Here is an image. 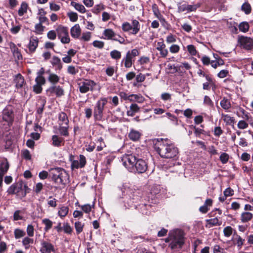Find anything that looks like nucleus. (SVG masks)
Returning a JSON list of instances; mask_svg holds the SVG:
<instances>
[{
    "label": "nucleus",
    "mask_w": 253,
    "mask_h": 253,
    "mask_svg": "<svg viewBox=\"0 0 253 253\" xmlns=\"http://www.w3.org/2000/svg\"><path fill=\"white\" fill-rule=\"evenodd\" d=\"M154 147L155 150L162 158L172 159L176 158L178 154L177 148L168 139H157Z\"/></svg>",
    "instance_id": "f257e3e1"
},
{
    "label": "nucleus",
    "mask_w": 253,
    "mask_h": 253,
    "mask_svg": "<svg viewBox=\"0 0 253 253\" xmlns=\"http://www.w3.org/2000/svg\"><path fill=\"white\" fill-rule=\"evenodd\" d=\"M49 176L57 184H64L69 179L68 173L61 168L51 169L49 170Z\"/></svg>",
    "instance_id": "f03ea898"
},
{
    "label": "nucleus",
    "mask_w": 253,
    "mask_h": 253,
    "mask_svg": "<svg viewBox=\"0 0 253 253\" xmlns=\"http://www.w3.org/2000/svg\"><path fill=\"white\" fill-rule=\"evenodd\" d=\"M171 243L169 247L172 250L181 249L185 242L183 232L179 229L171 231Z\"/></svg>",
    "instance_id": "7ed1b4c3"
},
{
    "label": "nucleus",
    "mask_w": 253,
    "mask_h": 253,
    "mask_svg": "<svg viewBox=\"0 0 253 253\" xmlns=\"http://www.w3.org/2000/svg\"><path fill=\"white\" fill-rule=\"evenodd\" d=\"M107 102L106 98H102L97 102L93 112L94 117L96 120L99 121L102 118L104 106Z\"/></svg>",
    "instance_id": "20e7f679"
},
{
    "label": "nucleus",
    "mask_w": 253,
    "mask_h": 253,
    "mask_svg": "<svg viewBox=\"0 0 253 253\" xmlns=\"http://www.w3.org/2000/svg\"><path fill=\"white\" fill-rule=\"evenodd\" d=\"M137 160L136 157L132 154H126L122 158L123 165L130 172L133 171Z\"/></svg>",
    "instance_id": "39448f33"
},
{
    "label": "nucleus",
    "mask_w": 253,
    "mask_h": 253,
    "mask_svg": "<svg viewBox=\"0 0 253 253\" xmlns=\"http://www.w3.org/2000/svg\"><path fill=\"white\" fill-rule=\"evenodd\" d=\"M79 90L82 93H85L89 90L93 91L96 84L90 80H84L78 83Z\"/></svg>",
    "instance_id": "423d86ee"
},
{
    "label": "nucleus",
    "mask_w": 253,
    "mask_h": 253,
    "mask_svg": "<svg viewBox=\"0 0 253 253\" xmlns=\"http://www.w3.org/2000/svg\"><path fill=\"white\" fill-rule=\"evenodd\" d=\"M56 31L58 37L60 39L62 43H68L70 42V39L67 28L60 25L56 29Z\"/></svg>",
    "instance_id": "0eeeda50"
},
{
    "label": "nucleus",
    "mask_w": 253,
    "mask_h": 253,
    "mask_svg": "<svg viewBox=\"0 0 253 253\" xmlns=\"http://www.w3.org/2000/svg\"><path fill=\"white\" fill-rule=\"evenodd\" d=\"M14 118L12 108L10 106H6L2 111V119L4 123L3 126H9V124L13 121Z\"/></svg>",
    "instance_id": "6e6552de"
},
{
    "label": "nucleus",
    "mask_w": 253,
    "mask_h": 253,
    "mask_svg": "<svg viewBox=\"0 0 253 253\" xmlns=\"http://www.w3.org/2000/svg\"><path fill=\"white\" fill-rule=\"evenodd\" d=\"M46 93L48 96L55 94L57 97H61L64 94V89L59 85H52L46 90Z\"/></svg>",
    "instance_id": "1a4fd4ad"
},
{
    "label": "nucleus",
    "mask_w": 253,
    "mask_h": 253,
    "mask_svg": "<svg viewBox=\"0 0 253 253\" xmlns=\"http://www.w3.org/2000/svg\"><path fill=\"white\" fill-rule=\"evenodd\" d=\"M147 169V165L146 162L141 159H137L134 166V169L132 172L142 173L145 172Z\"/></svg>",
    "instance_id": "9d476101"
},
{
    "label": "nucleus",
    "mask_w": 253,
    "mask_h": 253,
    "mask_svg": "<svg viewBox=\"0 0 253 253\" xmlns=\"http://www.w3.org/2000/svg\"><path fill=\"white\" fill-rule=\"evenodd\" d=\"M238 41L241 46L247 50L253 49V39L247 37L241 36L239 38Z\"/></svg>",
    "instance_id": "9b49d317"
},
{
    "label": "nucleus",
    "mask_w": 253,
    "mask_h": 253,
    "mask_svg": "<svg viewBox=\"0 0 253 253\" xmlns=\"http://www.w3.org/2000/svg\"><path fill=\"white\" fill-rule=\"evenodd\" d=\"M40 252L41 253H51L54 250L53 246L50 243L42 241L41 243Z\"/></svg>",
    "instance_id": "f8f14e48"
},
{
    "label": "nucleus",
    "mask_w": 253,
    "mask_h": 253,
    "mask_svg": "<svg viewBox=\"0 0 253 253\" xmlns=\"http://www.w3.org/2000/svg\"><path fill=\"white\" fill-rule=\"evenodd\" d=\"M8 168L9 164L6 161L0 163V187L2 184L3 176L6 172Z\"/></svg>",
    "instance_id": "ddd939ff"
},
{
    "label": "nucleus",
    "mask_w": 253,
    "mask_h": 253,
    "mask_svg": "<svg viewBox=\"0 0 253 253\" xmlns=\"http://www.w3.org/2000/svg\"><path fill=\"white\" fill-rule=\"evenodd\" d=\"M166 44L164 42H159L157 43L156 49L160 51L162 57H166L168 54V50L166 48Z\"/></svg>",
    "instance_id": "4468645a"
},
{
    "label": "nucleus",
    "mask_w": 253,
    "mask_h": 253,
    "mask_svg": "<svg viewBox=\"0 0 253 253\" xmlns=\"http://www.w3.org/2000/svg\"><path fill=\"white\" fill-rule=\"evenodd\" d=\"M52 145L55 147H59L64 145V139L57 135H53L52 136Z\"/></svg>",
    "instance_id": "2eb2a0df"
},
{
    "label": "nucleus",
    "mask_w": 253,
    "mask_h": 253,
    "mask_svg": "<svg viewBox=\"0 0 253 253\" xmlns=\"http://www.w3.org/2000/svg\"><path fill=\"white\" fill-rule=\"evenodd\" d=\"M38 45V39L37 37H32L30 38L29 44V49L31 52H33L35 51Z\"/></svg>",
    "instance_id": "dca6fc26"
},
{
    "label": "nucleus",
    "mask_w": 253,
    "mask_h": 253,
    "mask_svg": "<svg viewBox=\"0 0 253 253\" xmlns=\"http://www.w3.org/2000/svg\"><path fill=\"white\" fill-rule=\"evenodd\" d=\"M81 33V29L78 24L75 25L71 29V35L74 38L79 37Z\"/></svg>",
    "instance_id": "f3484780"
},
{
    "label": "nucleus",
    "mask_w": 253,
    "mask_h": 253,
    "mask_svg": "<svg viewBox=\"0 0 253 253\" xmlns=\"http://www.w3.org/2000/svg\"><path fill=\"white\" fill-rule=\"evenodd\" d=\"M103 35L105 36L103 39L107 40H113L115 37H116V34L111 29H106L104 30Z\"/></svg>",
    "instance_id": "a211bd4d"
},
{
    "label": "nucleus",
    "mask_w": 253,
    "mask_h": 253,
    "mask_svg": "<svg viewBox=\"0 0 253 253\" xmlns=\"http://www.w3.org/2000/svg\"><path fill=\"white\" fill-rule=\"evenodd\" d=\"M50 63L57 70H60L62 68L61 60L57 56H53L50 61Z\"/></svg>",
    "instance_id": "6ab92c4d"
},
{
    "label": "nucleus",
    "mask_w": 253,
    "mask_h": 253,
    "mask_svg": "<svg viewBox=\"0 0 253 253\" xmlns=\"http://www.w3.org/2000/svg\"><path fill=\"white\" fill-rule=\"evenodd\" d=\"M49 75L47 80L52 85H55L57 84L60 80V77L56 74L52 73H50L49 71H48Z\"/></svg>",
    "instance_id": "aec40b11"
},
{
    "label": "nucleus",
    "mask_w": 253,
    "mask_h": 253,
    "mask_svg": "<svg viewBox=\"0 0 253 253\" xmlns=\"http://www.w3.org/2000/svg\"><path fill=\"white\" fill-rule=\"evenodd\" d=\"M206 222L207 223L206 226L209 227L213 226H219L222 224L221 220H219L217 217L207 219Z\"/></svg>",
    "instance_id": "412c9836"
},
{
    "label": "nucleus",
    "mask_w": 253,
    "mask_h": 253,
    "mask_svg": "<svg viewBox=\"0 0 253 253\" xmlns=\"http://www.w3.org/2000/svg\"><path fill=\"white\" fill-rule=\"evenodd\" d=\"M58 120L59 125H68L69 124L68 118L64 112H61L59 114Z\"/></svg>",
    "instance_id": "4be33fe9"
},
{
    "label": "nucleus",
    "mask_w": 253,
    "mask_h": 253,
    "mask_svg": "<svg viewBox=\"0 0 253 253\" xmlns=\"http://www.w3.org/2000/svg\"><path fill=\"white\" fill-rule=\"evenodd\" d=\"M38 103L39 106L37 109V112L39 114H42L43 112L44 107L46 103L45 98L43 97H40L38 101Z\"/></svg>",
    "instance_id": "5701e85b"
},
{
    "label": "nucleus",
    "mask_w": 253,
    "mask_h": 253,
    "mask_svg": "<svg viewBox=\"0 0 253 253\" xmlns=\"http://www.w3.org/2000/svg\"><path fill=\"white\" fill-rule=\"evenodd\" d=\"M221 119L226 123V125L233 126L235 123L234 117H231L227 114H221Z\"/></svg>",
    "instance_id": "b1692460"
},
{
    "label": "nucleus",
    "mask_w": 253,
    "mask_h": 253,
    "mask_svg": "<svg viewBox=\"0 0 253 253\" xmlns=\"http://www.w3.org/2000/svg\"><path fill=\"white\" fill-rule=\"evenodd\" d=\"M139 110V107L136 104H132L129 108V110L127 111V115L128 116L133 117L135 115V113L138 112Z\"/></svg>",
    "instance_id": "393cba45"
},
{
    "label": "nucleus",
    "mask_w": 253,
    "mask_h": 253,
    "mask_svg": "<svg viewBox=\"0 0 253 253\" xmlns=\"http://www.w3.org/2000/svg\"><path fill=\"white\" fill-rule=\"evenodd\" d=\"M14 81L17 88H21L24 84V79L20 74H18L15 78Z\"/></svg>",
    "instance_id": "a878e982"
},
{
    "label": "nucleus",
    "mask_w": 253,
    "mask_h": 253,
    "mask_svg": "<svg viewBox=\"0 0 253 253\" xmlns=\"http://www.w3.org/2000/svg\"><path fill=\"white\" fill-rule=\"evenodd\" d=\"M10 48L15 58H17L18 60H20L22 58V55L20 52V50L14 43H12L10 45Z\"/></svg>",
    "instance_id": "bb28decb"
},
{
    "label": "nucleus",
    "mask_w": 253,
    "mask_h": 253,
    "mask_svg": "<svg viewBox=\"0 0 253 253\" xmlns=\"http://www.w3.org/2000/svg\"><path fill=\"white\" fill-rule=\"evenodd\" d=\"M140 136V132L134 129H131L128 134L129 139L133 141L138 140L139 139Z\"/></svg>",
    "instance_id": "cd10ccee"
},
{
    "label": "nucleus",
    "mask_w": 253,
    "mask_h": 253,
    "mask_svg": "<svg viewBox=\"0 0 253 253\" xmlns=\"http://www.w3.org/2000/svg\"><path fill=\"white\" fill-rule=\"evenodd\" d=\"M220 105L223 109L226 111L228 110L231 107L230 100L226 97H223L221 100Z\"/></svg>",
    "instance_id": "c85d7f7f"
},
{
    "label": "nucleus",
    "mask_w": 253,
    "mask_h": 253,
    "mask_svg": "<svg viewBox=\"0 0 253 253\" xmlns=\"http://www.w3.org/2000/svg\"><path fill=\"white\" fill-rule=\"evenodd\" d=\"M133 58L129 55V51L126 53V56L123 59V61H125V67L128 68L132 66V61Z\"/></svg>",
    "instance_id": "c756f323"
},
{
    "label": "nucleus",
    "mask_w": 253,
    "mask_h": 253,
    "mask_svg": "<svg viewBox=\"0 0 253 253\" xmlns=\"http://www.w3.org/2000/svg\"><path fill=\"white\" fill-rule=\"evenodd\" d=\"M132 32L131 33L133 35H136L140 30V24L136 20H133L132 21Z\"/></svg>",
    "instance_id": "7c9ffc66"
},
{
    "label": "nucleus",
    "mask_w": 253,
    "mask_h": 253,
    "mask_svg": "<svg viewBox=\"0 0 253 253\" xmlns=\"http://www.w3.org/2000/svg\"><path fill=\"white\" fill-rule=\"evenodd\" d=\"M68 212L69 208L67 206H62L59 208L58 214L61 218H63L67 215Z\"/></svg>",
    "instance_id": "2f4dec72"
},
{
    "label": "nucleus",
    "mask_w": 253,
    "mask_h": 253,
    "mask_svg": "<svg viewBox=\"0 0 253 253\" xmlns=\"http://www.w3.org/2000/svg\"><path fill=\"white\" fill-rule=\"evenodd\" d=\"M253 214L250 212H244L241 214V219L243 222H247L251 220Z\"/></svg>",
    "instance_id": "473e14b6"
},
{
    "label": "nucleus",
    "mask_w": 253,
    "mask_h": 253,
    "mask_svg": "<svg viewBox=\"0 0 253 253\" xmlns=\"http://www.w3.org/2000/svg\"><path fill=\"white\" fill-rule=\"evenodd\" d=\"M71 4L80 12L84 13L85 12V8L83 5L74 1L71 2Z\"/></svg>",
    "instance_id": "72a5a7b5"
},
{
    "label": "nucleus",
    "mask_w": 253,
    "mask_h": 253,
    "mask_svg": "<svg viewBox=\"0 0 253 253\" xmlns=\"http://www.w3.org/2000/svg\"><path fill=\"white\" fill-rule=\"evenodd\" d=\"M59 131L60 134L61 135L67 136L69 135V132H68V127L69 126L68 125H59Z\"/></svg>",
    "instance_id": "f704fd0d"
},
{
    "label": "nucleus",
    "mask_w": 253,
    "mask_h": 253,
    "mask_svg": "<svg viewBox=\"0 0 253 253\" xmlns=\"http://www.w3.org/2000/svg\"><path fill=\"white\" fill-rule=\"evenodd\" d=\"M144 100V98L140 95L130 94V101H136L138 103H142L143 102Z\"/></svg>",
    "instance_id": "c9c22d12"
},
{
    "label": "nucleus",
    "mask_w": 253,
    "mask_h": 253,
    "mask_svg": "<svg viewBox=\"0 0 253 253\" xmlns=\"http://www.w3.org/2000/svg\"><path fill=\"white\" fill-rule=\"evenodd\" d=\"M28 8V4L26 2H22L21 4L20 7L18 10V14L21 16L24 15V13L27 12Z\"/></svg>",
    "instance_id": "e433bc0d"
},
{
    "label": "nucleus",
    "mask_w": 253,
    "mask_h": 253,
    "mask_svg": "<svg viewBox=\"0 0 253 253\" xmlns=\"http://www.w3.org/2000/svg\"><path fill=\"white\" fill-rule=\"evenodd\" d=\"M239 29L240 31L246 33L249 31V25L247 22H242L239 24Z\"/></svg>",
    "instance_id": "4c0bfd02"
},
{
    "label": "nucleus",
    "mask_w": 253,
    "mask_h": 253,
    "mask_svg": "<svg viewBox=\"0 0 253 253\" xmlns=\"http://www.w3.org/2000/svg\"><path fill=\"white\" fill-rule=\"evenodd\" d=\"M236 240V244L237 245L239 249H240L244 244L245 240L243 239L241 237L238 235H236L235 238Z\"/></svg>",
    "instance_id": "58836bf2"
},
{
    "label": "nucleus",
    "mask_w": 253,
    "mask_h": 253,
    "mask_svg": "<svg viewBox=\"0 0 253 253\" xmlns=\"http://www.w3.org/2000/svg\"><path fill=\"white\" fill-rule=\"evenodd\" d=\"M110 56L112 58L118 60L121 57V53L117 50H114L110 52Z\"/></svg>",
    "instance_id": "ea45409f"
},
{
    "label": "nucleus",
    "mask_w": 253,
    "mask_h": 253,
    "mask_svg": "<svg viewBox=\"0 0 253 253\" xmlns=\"http://www.w3.org/2000/svg\"><path fill=\"white\" fill-rule=\"evenodd\" d=\"M42 223L45 225L44 230L47 231L49 230L52 226V222L49 219L44 218L42 221Z\"/></svg>",
    "instance_id": "a19ab883"
},
{
    "label": "nucleus",
    "mask_w": 253,
    "mask_h": 253,
    "mask_svg": "<svg viewBox=\"0 0 253 253\" xmlns=\"http://www.w3.org/2000/svg\"><path fill=\"white\" fill-rule=\"evenodd\" d=\"M34 240L28 237H25L22 240V244L25 246L26 249H28L29 247V245L33 244Z\"/></svg>",
    "instance_id": "79ce46f5"
},
{
    "label": "nucleus",
    "mask_w": 253,
    "mask_h": 253,
    "mask_svg": "<svg viewBox=\"0 0 253 253\" xmlns=\"http://www.w3.org/2000/svg\"><path fill=\"white\" fill-rule=\"evenodd\" d=\"M15 238L17 239L24 237L25 235V232L20 229H16L14 231Z\"/></svg>",
    "instance_id": "37998d69"
},
{
    "label": "nucleus",
    "mask_w": 253,
    "mask_h": 253,
    "mask_svg": "<svg viewBox=\"0 0 253 253\" xmlns=\"http://www.w3.org/2000/svg\"><path fill=\"white\" fill-rule=\"evenodd\" d=\"M84 226V224L81 222L78 221L75 222V227L78 234H79L83 231Z\"/></svg>",
    "instance_id": "c03bdc74"
},
{
    "label": "nucleus",
    "mask_w": 253,
    "mask_h": 253,
    "mask_svg": "<svg viewBox=\"0 0 253 253\" xmlns=\"http://www.w3.org/2000/svg\"><path fill=\"white\" fill-rule=\"evenodd\" d=\"M233 231V229L231 226H226L223 231L224 235L226 237H229L232 234Z\"/></svg>",
    "instance_id": "a18cd8bd"
},
{
    "label": "nucleus",
    "mask_w": 253,
    "mask_h": 253,
    "mask_svg": "<svg viewBox=\"0 0 253 253\" xmlns=\"http://www.w3.org/2000/svg\"><path fill=\"white\" fill-rule=\"evenodd\" d=\"M187 50L190 55L192 56H195L197 53V51L195 47L192 45H188L187 46Z\"/></svg>",
    "instance_id": "49530a36"
},
{
    "label": "nucleus",
    "mask_w": 253,
    "mask_h": 253,
    "mask_svg": "<svg viewBox=\"0 0 253 253\" xmlns=\"http://www.w3.org/2000/svg\"><path fill=\"white\" fill-rule=\"evenodd\" d=\"M18 188L15 184H12L11 185L7 190L8 194H13L19 192Z\"/></svg>",
    "instance_id": "de8ad7c7"
},
{
    "label": "nucleus",
    "mask_w": 253,
    "mask_h": 253,
    "mask_svg": "<svg viewBox=\"0 0 253 253\" xmlns=\"http://www.w3.org/2000/svg\"><path fill=\"white\" fill-rule=\"evenodd\" d=\"M94 205H90L89 204H85L81 206L82 210L85 213H89L92 208H93Z\"/></svg>",
    "instance_id": "09e8293b"
},
{
    "label": "nucleus",
    "mask_w": 253,
    "mask_h": 253,
    "mask_svg": "<svg viewBox=\"0 0 253 253\" xmlns=\"http://www.w3.org/2000/svg\"><path fill=\"white\" fill-rule=\"evenodd\" d=\"M242 10L244 11L246 14H248L251 12V7L248 3H244L242 6Z\"/></svg>",
    "instance_id": "8fccbe9b"
},
{
    "label": "nucleus",
    "mask_w": 253,
    "mask_h": 253,
    "mask_svg": "<svg viewBox=\"0 0 253 253\" xmlns=\"http://www.w3.org/2000/svg\"><path fill=\"white\" fill-rule=\"evenodd\" d=\"M37 84L42 85L45 84L46 80L43 76H37L35 79Z\"/></svg>",
    "instance_id": "3c124183"
},
{
    "label": "nucleus",
    "mask_w": 253,
    "mask_h": 253,
    "mask_svg": "<svg viewBox=\"0 0 253 253\" xmlns=\"http://www.w3.org/2000/svg\"><path fill=\"white\" fill-rule=\"evenodd\" d=\"M219 159L222 164H225L229 160V155L226 153H222L220 156Z\"/></svg>",
    "instance_id": "603ef678"
},
{
    "label": "nucleus",
    "mask_w": 253,
    "mask_h": 253,
    "mask_svg": "<svg viewBox=\"0 0 253 253\" xmlns=\"http://www.w3.org/2000/svg\"><path fill=\"white\" fill-rule=\"evenodd\" d=\"M57 32L56 31L50 30L47 34V38L51 40H54L56 38Z\"/></svg>",
    "instance_id": "864d4df0"
},
{
    "label": "nucleus",
    "mask_w": 253,
    "mask_h": 253,
    "mask_svg": "<svg viewBox=\"0 0 253 253\" xmlns=\"http://www.w3.org/2000/svg\"><path fill=\"white\" fill-rule=\"evenodd\" d=\"M248 124L244 120L239 121L237 126L239 129H244L248 127Z\"/></svg>",
    "instance_id": "5fc2aeb1"
},
{
    "label": "nucleus",
    "mask_w": 253,
    "mask_h": 253,
    "mask_svg": "<svg viewBox=\"0 0 253 253\" xmlns=\"http://www.w3.org/2000/svg\"><path fill=\"white\" fill-rule=\"evenodd\" d=\"M122 30L125 32H128L132 30V26L128 22H125L122 24Z\"/></svg>",
    "instance_id": "6e6d98bb"
},
{
    "label": "nucleus",
    "mask_w": 253,
    "mask_h": 253,
    "mask_svg": "<svg viewBox=\"0 0 253 253\" xmlns=\"http://www.w3.org/2000/svg\"><path fill=\"white\" fill-rule=\"evenodd\" d=\"M57 200L55 198H53L51 196L49 197V200L47 201V204L49 206L55 208L57 206Z\"/></svg>",
    "instance_id": "4d7b16f0"
},
{
    "label": "nucleus",
    "mask_w": 253,
    "mask_h": 253,
    "mask_svg": "<svg viewBox=\"0 0 253 253\" xmlns=\"http://www.w3.org/2000/svg\"><path fill=\"white\" fill-rule=\"evenodd\" d=\"M70 21L76 22L78 20V14L76 12H70L68 13Z\"/></svg>",
    "instance_id": "13d9d810"
},
{
    "label": "nucleus",
    "mask_w": 253,
    "mask_h": 253,
    "mask_svg": "<svg viewBox=\"0 0 253 253\" xmlns=\"http://www.w3.org/2000/svg\"><path fill=\"white\" fill-rule=\"evenodd\" d=\"M27 233L29 237H33L34 234V228L32 225H28L27 227Z\"/></svg>",
    "instance_id": "bf43d9fd"
},
{
    "label": "nucleus",
    "mask_w": 253,
    "mask_h": 253,
    "mask_svg": "<svg viewBox=\"0 0 253 253\" xmlns=\"http://www.w3.org/2000/svg\"><path fill=\"white\" fill-rule=\"evenodd\" d=\"M213 251V253H227L224 249L217 245L214 246Z\"/></svg>",
    "instance_id": "052dcab7"
},
{
    "label": "nucleus",
    "mask_w": 253,
    "mask_h": 253,
    "mask_svg": "<svg viewBox=\"0 0 253 253\" xmlns=\"http://www.w3.org/2000/svg\"><path fill=\"white\" fill-rule=\"evenodd\" d=\"M93 45L99 49L103 48L104 46V42L100 41H94L92 43Z\"/></svg>",
    "instance_id": "680f3d73"
},
{
    "label": "nucleus",
    "mask_w": 253,
    "mask_h": 253,
    "mask_svg": "<svg viewBox=\"0 0 253 253\" xmlns=\"http://www.w3.org/2000/svg\"><path fill=\"white\" fill-rule=\"evenodd\" d=\"M180 47L177 44H172L169 47V51L172 53H176L179 52Z\"/></svg>",
    "instance_id": "e2e57ef3"
},
{
    "label": "nucleus",
    "mask_w": 253,
    "mask_h": 253,
    "mask_svg": "<svg viewBox=\"0 0 253 253\" xmlns=\"http://www.w3.org/2000/svg\"><path fill=\"white\" fill-rule=\"evenodd\" d=\"M204 103L206 105H208L210 107H212L213 106V103L211 99V98L208 96L206 95L204 97Z\"/></svg>",
    "instance_id": "0e129e2a"
},
{
    "label": "nucleus",
    "mask_w": 253,
    "mask_h": 253,
    "mask_svg": "<svg viewBox=\"0 0 253 253\" xmlns=\"http://www.w3.org/2000/svg\"><path fill=\"white\" fill-rule=\"evenodd\" d=\"M91 33L90 32L84 33L81 37V39L84 41L87 42L90 40Z\"/></svg>",
    "instance_id": "69168bd1"
},
{
    "label": "nucleus",
    "mask_w": 253,
    "mask_h": 253,
    "mask_svg": "<svg viewBox=\"0 0 253 253\" xmlns=\"http://www.w3.org/2000/svg\"><path fill=\"white\" fill-rule=\"evenodd\" d=\"M139 195L140 193L139 191H135L132 195V203H137L138 201L140 200V196Z\"/></svg>",
    "instance_id": "338daca9"
},
{
    "label": "nucleus",
    "mask_w": 253,
    "mask_h": 253,
    "mask_svg": "<svg viewBox=\"0 0 253 253\" xmlns=\"http://www.w3.org/2000/svg\"><path fill=\"white\" fill-rule=\"evenodd\" d=\"M67 72L71 75H75L78 72V70L76 69L73 66H69L67 69Z\"/></svg>",
    "instance_id": "774afa93"
}]
</instances>
